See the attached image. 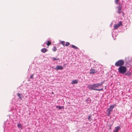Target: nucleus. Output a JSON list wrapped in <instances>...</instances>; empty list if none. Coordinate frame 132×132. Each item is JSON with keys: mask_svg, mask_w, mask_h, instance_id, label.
Segmentation results:
<instances>
[{"mask_svg": "<svg viewBox=\"0 0 132 132\" xmlns=\"http://www.w3.org/2000/svg\"><path fill=\"white\" fill-rule=\"evenodd\" d=\"M103 84V82H101L100 84L97 83L94 84L93 85H88L87 87L89 89L94 90L100 91L103 90V89H99V86H102Z\"/></svg>", "mask_w": 132, "mask_h": 132, "instance_id": "1", "label": "nucleus"}, {"mask_svg": "<svg viewBox=\"0 0 132 132\" xmlns=\"http://www.w3.org/2000/svg\"><path fill=\"white\" fill-rule=\"evenodd\" d=\"M127 68L124 66L119 67L118 69V70L119 73L124 74L127 71Z\"/></svg>", "mask_w": 132, "mask_h": 132, "instance_id": "2", "label": "nucleus"}, {"mask_svg": "<svg viewBox=\"0 0 132 132\" xmlns=\"http://www.w3.org/2000/svg\"><path fill=\"white\" fill-rule=\"evenodd\" d=\"M116 104L110 106L109 108H107V116H109L111 112L113 111V109L114 108L115 106H116Z\"/></svg>", "mask_w": 132, "mask_h": 132, "instance_id": "3", "label": "nucleus"}, {"mask_svg": "<svg viewBox=\"0 0 132 132\" xmlns=\"http://www.w3.org/2000/svg\"><path fill=\"white\" fill-rule=\"evenodd\" d=\"M124 64V61L122 60H119L117 61L115 63V65L116 67L122 66Z\"/></svg>", "mask_w": 132, "mask_h": 132, "instance_id": "4", "label": "nucleus"}, {"mask_svg": "<svg viewBox=\"0 0 132 132\" xmlns=\"http://www.w3.org/2000/svg\"><path fill=\"white\" fill-rule=\"evenodd\" d=\"M122 5L120 3L119 4V5L117 7V12L119 14H120L121 13H122L123 15H124V13L123 12V11L122 10Z\"/></svg>", "mask_w": 132, "mask_h": 132, "instance_id": "5", "label": "nucleus"}, {"mask_svg": "<svg viewBox=\"0 0 132 132\" xmlns=\"http://www.w3.org/2000/svg\"><path fill=\"white\" fill-rule=\"evenodd\" d=\"M122 22L121 21H120L119 22V23L118 24H114V28L113 29L114 30H116L120 26H122Z\"/></svg>", "mask_w": 132, "mask_h": 132, "instance_id": "6", "label": "nucleus"}, {"mask_svg": "<svg viewBox=\"0 0 132 132\" xmlns=\"http://www.w3.org/2000/svg\"><path fill=\"white\" fill-rule=\"evenodd\" d=\"M97 71L94 69L92 68L89 70V73L90 74L95 75L97 73Z\"/></svg>", "mask_w": 132, "mask_h": 132, "instance_id": "7", "label": "nucleus"}, {"mask_svg": "<svg viewBox=\"0 0 132 132\" xmlns=\"http://www.w3.org/2000/svg\"><path fill=\"white\" fill-rule=\"evenodd\" d=\"M120 130V127L119 126H117L115 127L114 129L113 130V132H119V131Z\"/></svg>", "mask_w": 132, "mask_h": 132, "instance_id": "8", "label": "nucleus"}, {"mask_svg": "<svg viewBox=\"0 0 132 132\" xmlns=\"http://www.w3.org/2000/svg\"><path fill=\"white\" fill-rule=\"evenodd\" d=\"M63 68L61 65H57L56 68H54V69L57 70H62L63 69Z\"/></svg>", "mask_w": 132, "mask_h": 132, "instance_id": "9", "label": "nucleus"}, {"mask_svg": "<svg viewBox=\"0 0 132 132\" xmlns=\"http://www.w3.org/2000/svg\"><path fill=\"white\" fill-rule=\"evenodd\" d=\"M45 43H46V45H47V46L46 47L47 48H48V46L51 45V40H49L46 41Z\"/></svg>", "mask_w": 132, "mask_h": 132, "instance_id": "10", "label": "nucleus"}, {"mask_svg": "<svg viewBox=\"0 0 132 132\" xmlns=\"http://www.w3.org/2000/svg\"><path fill=\"white\" fill-rule=\"evenodd\" d=\"M18 96L19 97V98L21 100H22V98L23 97V95L19 93L17 94Z\"/></svg>", "mask_w": 132, "mask_h": 132, "instance_id": "11", "label": "nucleus"}, {"mask_svg": "<svg viewBox=\"0 0 132 132\" xmlns=\"http://www.w3.org/2000/svg\"><path fill=\"white\" fill-rule=\"evenodd\" d=\"M78 81L77 80H73L71 84H77L78 83Z\"/></svg>", "mask_w": 132, "mask_h": 132, "instance_id": "12", "label": "nucleus"}, {"mask_svg": "<svg viewBox=\"0 0 132 132\" xmlns=\"http://www.w3.org/2000/svg\"><path fill=\"white\" fill-rule=\"evenodd\" d=\"M48 50L46 48H44L42 49L41 51L42 52L44 53L46 52Z\"/></svg>", "mask_w": 132, "mask_h": 132, "instance_id": "13", "label": "nucleus"}, {"mask_svg": "<svg viewBox=\"0 0 132 132\" xmlns=\"http://www.w3.org/2000/svg\"><path fill=\"white\" fill-rule=\"evenodd\" d=\"M131 75V73L130 72H127L125 74V75L128 76V77H129Z\"/></svg>", "mask_w": 132, "mask_h": 132, "instance_id": "14", "label": "nucleus"}, {"mask_svg": "<svg viewBox=\"0 0 132 132\" xmlns=\"http://www.w3.org/2000/svg\"><path fill=\"white\" fill-rule=\"evenodd\" d=\"M17 126L18 128H20L21 129L22 128V126L20 123H18L17 124Z\"/></svg>", "mask_w": 132, "mask_h": 132, "instance_id": "15", "label": "nucleus"}, {"mask_svg": "<svg viewBox=\"0 0 132 132\" xmlns=\"http://www.w3.org/2000/svg\"><path fill=\"white\" fill-rule=\"evenodd\" d=\"M57 50L56 47L55 46H54L52 49V50L54 52H55Z\"/></svg>", "mask_w": 132, "mask_h": 132, "instance_id": "16", "label": "nucleus"}, {"mask_svg": "<svg viewBox=\"0 0 132 132\" xmlns=\"http://www.w3.org/2000/svg\"><path fill=\"white\" fill-rule=\"evenodd\" d=\"M60 43L62 44L64 46H65V42L64 41H62L60 42Z\"/></svg>", "mask_w": 132, "mask_h": 132, "instance_id": "17", "label": "nucleus"}, {"mask_svg": "<svg viewBox=\"0 0 132 132\" xmlns=\"http://www.w3.org/2000/svg\"><path fill=\"white\" fill-rule=\"evenodd\" d=\"M71 47L75 49H77L78 48V47L75 46L74 45H71Z\"/></svg>", "mask_w": 132, "mask_h": 132, "instance_id": "18", "label": "nucleus"}, {"mask_svg": "<svg viewBox=\"0 0 132 132\" xmlns=\"http://www.w3.org/2000/svg\"><path fill=\"white\" fill-rule=\"evenodd\" d=\"M52 59H53V61H55V60H59V59H56L55 57H53L52 58Z\"/></svg>", "mask_w": 132, "mask_h": 132, "instance_id": "19", "label": "nucleus"}, {"mask_svg": "<svg viewBox=\"0 0 132 132\" xmlns=\"http://www.w3.org/2000/svg\"><path fill=\"white\" fill-rule=\"evenodd\" d=\"M69 43L68 42H67L66 43V44H65V46H69L70 45Z\"/></svg>", "mask_w": 132, "mask_h": 132, "instance_id": "20", "label": "nucleus"}, {"mask_svg": "<svg viewBox=\"0 0 132 132\" xmlns=\"http://www.w3.org/2000/svg\"><path fill=\"white\" fill-rule=\"evenodd\" d=\"M56 108H58L59 109H62L61 106H57L56 107Z\"/></svg>", "mask_w": 132, "mask_h": 132, "instance_id": "21", "label": "nucleus"}, {"mask_svg": "<svg viewBox=\"0 0 132 132\" xmlns=\"http://www.w3.org/2000/svg\"><path fill=\"white\" fill-rule=\"evenodd\" d=\"M34 75L33 74H32L30 76V78L31 79H34V78H33Z\"/></svg>", "mask_w": 132, "mask_h": 132, "instance_id": "22", "label": "nucleus"}, {"mask_svg": "<svg viewBox=\"0 0 132 132\" xmlns=\"http://www.w3.org/2000/svg\"><path fill=\"white\" fill-rule=\"evenodd\" d=\"M119 0H115V3L116 4H118V2Z\"/></svg>", "mask_w": 132, "mask_h": 132, "instance_id": "23", "label": "nucleus"}, {"mask_svg": "<svg viewBox=\"0 0 132 132\" xmlns=\"http://www.w3.org/2000/svg\"><path fill=\"white\" fill-rule=\"evenodd\" d=\"M46 43H45L43 44V45H42V46L43 47H46Z\"/></svg>", "mask_w": 132, "mask_h": 132, "instance_id": "24", "label": "nucleus"}, {"mask_svg": "<svg viewBox=\"0 0 132 132\" xmlns=\"http://www.w3.org/2000/svg\"><path fill=\"white\" fill-rule=\"evenodd\" d=\"M91 117V116H89L88 117V120H89V121H90V118Z\"/></svg>", "mask_w": 132, "mask_h": 132, "instance_id": "25", "label": "nucleus"}, {"mask_svg": "<svg viewBox=\"0 0 132 132\" xmlns=\"http://www.w3.org/2000/svg\"><path fill=\"white\" fill-rule=\"evenodd\" d=\"M93 37V35H92V34L90 36V38H92Z\"/></svg>", "mask_w": 132, "mask_h": 132, "instance_id": "26", "label": "nucleus"}, {"mask_svg": "<svg viewBox=\"0 0 132 132\" xmlns=\"http://www.w3.org/2000/svg\"><path fill=\"white\" fill-rule=\"evenodd\" d=\"M62 109L63 108V109H64V106H61Z\"/></svg>", "mask_w": 132, "mask_h": 132, "instance_id": "27", "label": "nucleus"}, {"mask_svg": "<svg viewBox=\"0 0 132 132\" xmlns=\"http://www.w3.org/2000/svg\"><path fill=\"white\" fill-rule=\"evenodd\" d=\"M109 129H111V126H110V127Z\"/></svg>", "mask_w": 132, "mask_h": 132, "instance_id": "28", "label": "nucleus"}, {"mask_svg": "<svg viewBox=\"0 0 132 132\" xmlns=\"http://www.w3.org/2000/svg\"><path fill=\"white\" fill-rule=\"evenodd\" d=\"M52 94H53L54 93H53V92H52Z\"/></svg>", "mask_w": 132, "mask_h": 132, "instance_id": "29", "label": "nucleus"}, {"mask_svg": "<svg viewBox=\"0 0 132 132\" xmlns=\"http://www.w3.org/2000/svg\"><path fill=\"white\" fill-rule=\"evenodd\" d=\"M131 114L132 115V112L131 113Z\"/></svg>", "mask_w": 132, "mask_h": 132, "instance_id": "30", "label": "nucleus"}]
</instances>
